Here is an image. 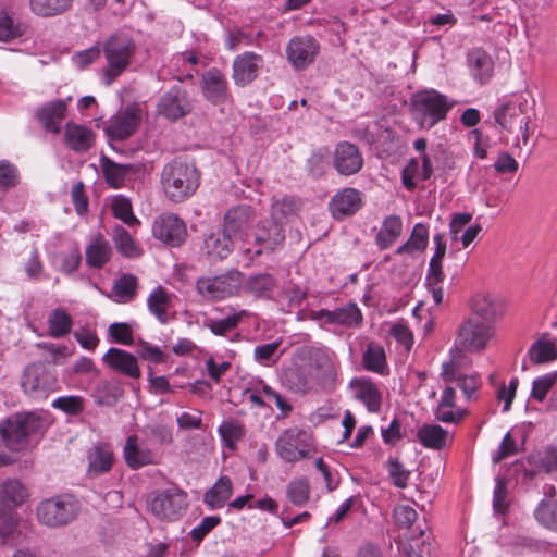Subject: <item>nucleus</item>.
Instances as JSON below:
<instances>
[{
  "label": "nucleus",
  "instance_id": "nucleus-1",
  "mask_svg": "<svg viewBox=\"0 0 557 557\" xmlns=\"http://www.w3.org/2000/svg\"><path fill=\"white\" fill-rule=\"evenodd\" d=\"M200 173L194 163L184 159H175L164 165L161 173V184L169 199L182 202L197 190Z\"/></svg>",
  "mask_w": 557,
  "mask_h": 557
},
{
  "label": "nucleus",
  "instance_id": "nucleus-2",
  "mask_svg": "<svg viewBox=\"0 0 557 557\" xmlns=\"http://www.w3.org/2000/svg\"><path fill=\"white\" fill-rule=\"evenodd\" d=\"M533 104L522 96L517 97L508 102L500 104L494 111L495 122L506 132L510 134L521 135L523 145H528L530 139V128L533 111Z\"/></svg>",
  "mask_w": 557,
  "mask_h": 557
},
{
  "label": "nucleus",
  "instance_id": "nucleus-3",
  "mask_svg": "<svg viewBox=\"0 0 557 557\" xmlns=\"http://www.w3.org/2000/svg\"><path fill=\"white\" fill-rule=\"evenodd\" d=\"M411 104L413 116L423 129H431L440 121L445 120L453 107L445 95L434 89L414 95Z\"/></svg>",
  "mask_w": 557,
  "mask_h": 557
},
{
  "label": "nucleus",
  "instance_id": "nucleus-4",
  "mask_svg": "<svg viewBox=\"0 0 557 557\" xmlns=\"http://www.w3.org/2000/svg\"><path fill=\"white\" fill-rule=\"evenodd\" d=\"M108 66L104 69L107 84H111L129 65L136 52V44L127 34H114L110 36L102 47Z\"/></svg>",
  "mask_w": 557,
  "mask_h": 557
},
{
  "label": "nucleus",
  "instance_id": "nucleus-5",
  "mask_svg": "<svg viewBox=\"0 0 557 557\" xmlns=\"http://www.w3.org/2000/svg\"><path fill=\"white\" fill-rule=\"evenodd\" d=\"M251 236L253 240L248 243L249 247L246 249L251 259L282 249L286 238L283 222L269 216L261 219L255 225Z\"/></svg>",
  "mask_w": 557,
  "mask_h": 557
},
{
  "label": "nucleus",
  "instance_id": "nucleus-6",
  "mask_svg": "<svg viewBox=\"0 0 557 557\" xmlns=\"http://www.w3.org/2000/svg\"><path fill=\"white\" fill-rule=\"evenodd\" d=\"M77 510V502L72 496L64 495L40 502L36 513L42 524L58 528L73 521L76 518Z\"/></svg>",
  "mask_w": 557,
  "mask_h": 557
},
{
  "label": "nucleus",
  "instance_id": "nucleus-7",
  "mask_svg": "<svg viewBox=\"0 0 557 557\" xmlns=\"http://www.w3.org/2000/svg\"><path fill=\"white\" fill-rule=\"evenodd\" d=\"M187 507L188 495L176 485L156 492L149 502L150 511L161 520H176Z\"/></svg>",
  "mask_w": 557,
  "mask_h": 557
},
{
  "label": "nucleus",
  "instance_id": "nucleus-8",
  "mask_svg": "<svg viewBox=\"0 0 557 557\" xmlns=\"http://www.w3.org/2000/svg\"><path fill=\"white\" fill-rule=\"evenodd\" d=\"M40 420L33 414H14L0 423V438L10 451H18L27 436L35 433Z\"/></svg>",
  "mask_w": 557,
  "mask_h": 557
},
{
  "label": "nucleus",
  "instance_id": "nucleus-9",
  "mask_svg": "<svg viewBox=\"0 0 557 557\" xmlns=\"http://www.w3.org/2000/svg\"><path fill=\"white\" fill-rule=\"evenodd\" d=\"M278 456L286 462H296L312 456V436L305 430L290 428L275 443Z\"/></svg>",
  "mask_w": 557,
  "mask_h": 557
},
{
  "label": "nucleus",
  "instance_id": "nucleus-10",
  "mask_svg": "<svg viewBox=\"0 0 557 557\" xmlns=\"http://www.w3.org/2000/svg\"><path fill=\"white\" fill-rule=\"evenodd\" d=\"M494 336V327L478 318H468L458 327L456 347L468 352H480Z\"/></svg>",
  "mask_w": 557,
  "mask_h": 557
},
{
  "label": "nucleus",
  "instance_id": "nucleus-11",
  "mask_svg": "<svg viewBox=\"0 0 557 557\" xmlns=\"http://www.w3.org/2000/svg\"><path fill=\"white\" fill-rule=\"evenodd\" d=\"M57 385L55 376L42 362L27 366L21 379L24 393L34 399H46Z\"/></svg>",
  "mask_w": 557,
  "mask_h": 557
},
{
  "label": "nucleus",
  "instance_id": "nucleus-12",
  "mask_svg": "<svg viewBox=\"0 0 557 557\" xmlns=\"http://www.w3.org/2000/svg\"><path fill=\"white\" fill-rule=\"evenodd\" d=\"M193 110L194 99L181 85H174L163 92L157 103V113L169 122H176L190 114Z\"/></svg>",
  "mask_w": 557,
  "mask_h": 557
},
{
  "label": "nucleus",
  "instance_id": "nucleus-13",
  "mask_svg": "<svg viewBox=\"0 0 557 557\" xmlns=\"http://www.w3.org/2000/svg\"><path fill=\"white\" fill-rule=\"evenodd\" d=\"M320 52V44L310 36H296L286 46V57L296 71L309 67Z\"/></svg>",
  "mask_w": 557,
  "mask_h": 557
},
{
  "label": "nucleus",
  "instance_id": "nucleus-14",
  "mask_svg": "<svg viewBox=\"0 0 557 557\" xmlns=\"http://www.w3.org/2000/svg\"><path fill=\"white\" fill-rule=\"evenodd\" d=\"M199 294L212 299H224L235 294L242 286V274L234 270L212 278L197 281Z\"/></svg>",
  "mask_w": 557,
  "mask_h": 557
},
{
  "label": "nucleus",
  "instance_id": "nucleus-15",
  "mask_svg": "<svg viewBox=\"0 0 557 557\" xmlns=\"http://www.w3.org/2000/svg\"><path fill=\"white\" fill-rule=\"evenodd\" d=\"M153 236L171 247H180L187 237L184 221L175 214H164L157 218L152 225Z\"/></svg>",
  "mask_w": 557,
  "mask_h": 557
},
{
  "label": "nucleus",
  "instance_id": "nucleus-16",
  "mask_svg": "<svg viewBox=\"0 0 557 557\" xmlns=\"http://www.w3.org/2000/svg\"><path fill=\"white\" fill-rule=\"evenodd\" d=\"M333 166L339 175L357 174L363 166V157L357 145L341 141L333 152Z\"/></svg>",
  "mask_w": 557,
  "mask_h": 557
},
{
  "label": "nucleus",
  "instance_id": "nucleus-17",
  "mask_svg": "<svg viewBox=\"0 0 557 557\" xmlns=\"http://www.w3.org/2000/svg\"><path fill=\"white\" fill-rule=\"evenodd\" d=\"M140 123L141 115L139 111L127 108L119 111L110 119L104 127V133L112 140H125L137 131Z\"/></svg>",
  "mask_w": 557,
  "mask_h": 557
},
{
  "label": "nucleus",
  "instance_id": "nucleus-18",
  "mask_svg": "<svg viewBox=\"0 0 557 557\" xmlns=\"http://www.w3.org/2000/svg\"><path fill=\"white\" fill-rule=\"evenodd\" d=\"M200 87L205 99L215 106L225 103L231 96L225 75L215 67L202 73Z\"/></svg>",
  "mask_w": 557,
  "mask_h": 557
},
{
  "label": "nucleus",
  "instance_id": "nucleus-19",
  "mask_svg": "<svg viewBox=\"0 0 557 557\" xmlns=\"http://www.w3.org/2000/svg\"><path fill=\"white\" fill-rule=\"evenodd\" d=\"M102 362L113 372L126 377L137 380L141 376L137 358L124 349L116 347L109 348L102 356Z\"/></svg>",
  "mask_w": 557,
  "mask_h": 557
},
{
  "label": "nucleus",
  "instance_id": "nucleus-20",
  "mask_svg": "<svg viewBox=\"0 0 557 557\" xmlns=\"http://www.w3.org/2000/svg\"><path fill=\"white\" fill-rule=\"evenodd\" d=\"M263 58L255 52H244L233 61L232 78L238 86H246L258 77Z\"/></svg>",
  "mask_w": 557,
  "mask_h": 557
},
{
  "label": "nucleus",
  "instance_id": "nucleus-21",
  "mask_svg": "<svg viewBox=\"0 0 557 557\" xmlns=\"http://www.w3.org/2000/svg\"><path fill=\"white\" fill-rule=\"evenodd\" d=\"M361 193L351 187L337 191L329 203L332 216L336 220L354 215L362 207Z\"/></svg>",
  "mask_w": 557,
  "mask_h": 557
},
{
  "label": "nucleus",
  "instance_id": "nucleus-22",
  "mask_svg": "<svg viewBox=\"0 0 557 557\" xmlns=\"http://www.w3.org/2000/svg\"><path fill=\"white\" fill-rule=\"evenodd\" d=\"M146 444L144 441L139 444L137 435H132L126 440L124 458L132 469H139L158 462V454L146 447Z\"/></svg>",
  "mask_w": 557,
  "mask_h": 557
},
{
  "label": "nucleus",
  "instance_id": "nucleus-23",
  "mask_svg": "<svg viewBox=\"0 0 557 557\" xmlns=\"http://www.w3.org/2000/svg\"><path fill=\"white\" fill-rule=\"evenodd\" d=\"M66 103L64 100L57 99L45 103L36 111V119L41 123L47 132L53 134L60 133V125L65 117Z\"/></svg>",
  "mask_w": 557,
  "mask_h": 557
},
{
  "label": "nucleus",
  "instance_id": "nucleus-24",
  "mask_svg": "<svg viewBox=\"0 0 557 557\" xmlns=\"http://www.w3.org/2000/svg\"><path fill=\"white\" fill-rule=\"evenodd\" d=\"M87 473L90 476H98L112 469L114 455L109 444L100 443L90 448L87 453Z\"/></svg>",
  "mask_w": 557,
  "mask_h": 557
},
{
  "label": "nucleus",
  "instance_id": "nucleus-25",
  "mask_svg": "<svg viewBox=\"0 0 557 557\" xmlns=\"http://www.w3.org/2000/svg\"><path fill=\"white\" fill-rule=\"evenodd\" d=\"M311 367L317 371V380L323 388L334 386L337 371L332 358L325 351L317 349L310 355Z\"/></svg>",
  "mask_w": 557,
  "mask_h": 557
},
{
  "label": "nucleus",
  "instance_id": "nucleus-26",
  "mask_svg": "<svg viewBox=\"0 0 557 557\" xmlns=\"http://www.w3.org/2000/svg\"><path fill=\"white\" fill-rule=\"evenodd\" d=\"M253 218V209L247 205L233 207L224 214L223 231L231 237L240 235Z\"/></svg>",
  "mask_w": 557,
  "mask_h": 557
},
{
  "label": "nucleus",
  "instance_id": "nucleus-27",
  "mask_svg": "<svg viewBox=\"0 0 557 557\" xmlns=\"http://www.w3.org/2000/svg\"><path fill=\"white\" fill-rule=\"evenodd\" d=\"M468 65L471 75L481 84L486 83L493 75L494 62L491 55L481 48H474L468 52Z\"/></svg>",
  "mask_w": 557,
  "mask_h": 557
},
{
  "label": "nucleus",
  "instance_id": "nucleus-28",
  "mask_svg": "<svg viewBox=\"0 0 557 557\" xmlns=\"http://www.w3.org/2000/svg\"><path fill=\"white\" fill-rule=\"evenodd\" d=\"M64 137L66 145L76 152L89 150L95 141V134L90 128L71 122L65 126Z\"/></svg>",
  "mask_w": 557,
  "mask_h": 557
},
{
  "label": "nucleus",
  "instance_id": "nucleus-29",
  "mask_svg": "<svg viewBox=\"0 0 557 557\" xmlns=\"http://www.w3.org/2000/svg\"><path fill=\"white\" fill-rule=\"evenodd\" d=\"M472 310L479 320L491 324L492 321L504 314V304L500 299L488 295H478L473 299Z\"/></svg>",
  "mask_w": 557,
  "mask_h": 557
},
{
  "label": "nucleus",
  "instance_id": "nucleus-30",
  "mask_svg": "<svg viewBox=\"0 0 557 557\" xmlns=\"http://www.w3.org/2000/svg\"><path fill=\"white\" fill-rule=\"evenodd\" d=\"M100 166L106 182L113 188L122 187L126 178L134 173V165L116 163L107 156H101Z\"/></svg>",
  "mask_w": 557,
  "mask_h": 557
},
{
  "label": "nucleus",
  "instance_id": "nucleus-31",
  "mask_svg": "<svg viewBox=\"0 0 557 557\" xmlns=\"http://www.w3.org/2000/svg\"><path fill=\"white\" fill-rule=\"evenodd\" d=\"M350 386L357 389L356 397L366 405L370 412L380 411L382 396L373 382L364 379H354Z\"/></svg>",
  "mask_w": 557,
  "mask_h": 557
},
{
  "label": "nucleus",
  "instance_id": "nucleus-32",
  "mask_svg": "<svg viewBox=\"0 0 557 557\" xmlns=\"http://www.w3.org/2000/svg\"><path fill=\"white\" fill-rule=\"evenodd\" d=\"M27 496L26 487L16 479H8L0 484V503L10 510L20 507Z\"/></svg>",
  "mask_w": 557,
  "mask_h": 557
},
{
  "label": "nucleus",
  "instance_id": "nucleus-33",
  "mask_svg": "<svg viewBox=\"0 0 557 557\" xmlns=\"http://www.w3.org/2000/svg\"><path fill=\"white\" fill-rule=\"evenodd\" d=\"M417 437L424 447L436 450L443 449L451 441L449 432L437 424H423Z\"/></svg>",
  "mask_w": 557,
  "mask_h": 557
},
{
  "label": "nucleus",
  "instance_id": "nucleus-34",
  "mask_svg": "<svg viewBox=\"0 0 557 557\" xmlns=\"http://www.w3.org/2000/svg\"><path fill=\"white\" fill-rule=\"evenodd\" d=\"M301 207L299 198L293 196L273 197L270 208V219L283 222V226L297 214Z\"/></svg>",
  "mask_w": 557,
  "mask_h": 557
},
{
  "label": "nucleus",
  "instance_id": "nucleus-35",
  "mask_svg": "<svg viewBox=\"0 0 557 557\" xmlns=\"http://www.w3.org/2000/svg\"><path fill=\"white\" fill-rule=\"evenodd\" d=\"M403 232V221L400 216L391 214L382 223L379 233L375 236V244L381 250L389 248L400 236Z\"/></svg>",
  "mask_w": 557,
  "mask_h": 557
},
{
  "label": "nucleus",
  "instance_id": "nucleus-36",
  "mask_svg": "<svg viewBox=\"0 0 557 557\" xmlns=\"http://www.w3.org/2000/svg\"><path fill=\"white\" fill-rule=\"evenodd\" d=\"M172 296L162 286L156 287L147 298V307L161 324L169 322L168 310L171 306Z\"/></svg>",
  "mask_w": 557,
  "mask_h": 557
},
{
  "label": "nucleus",
  "instance_id": "nucleus-37",
  "mask_svg": "<svg viewBox=\"0 0 557 557\" xmlns=\"http://www.w3.org/2000/svg\"><path fill=\"white\" fill-rule=\"evenodd\" d=\"M110 244L101 236L95 237L86 247V263L90 268L101 269L111 258Z\"/></svg>",
  "mask_w": 557,
  "mask_h": 557
},
{
  "label": "nucleus",
  "instance_id": "nucleus-38",
  "mask_svg": "<svg viewBox=\"0 0 557 557\" xmlns=\"http://www.w3.org/2000/svg\"><path fill=\"white\" fill-rule=\"evenodd\" d=\"M232 238L223 230L208 235L205 239L206 253L215 259L226 258L233 250Z\"/></svg>",
  "mask_w": 557,
  "mask_h": 557
},
{
  "label": "nucleus",
  "instance_id": "nucleus-39",
  "mask_svg": "<svg viewBox=\"0 0 557 557\" xmlns=\"http://www.w3.org/2000/svg\"><path fill=\"white\" fill-rule=\"evenodd\" d=\"M444 278L445 273L443 270V261L430 260L425 276V284L436 305H441L444 300V290L442 287Z\"/></svg>",
  "mask_w": 557,
  "mask_h": 557
},
{
  "label": "nucleus",
  "instance_id": "nucleus-40",
  "mask_svg": "<svg viewBox=\"0 0 557 557\" xmlns=\"http://www.w3.org/2000/svg\"><path fill=\"white\" fill-rule=\"evenodd\" d=\"M231 496L232 481L228 476H221L215 484L205 493L203 500L211 509H216L223 507Z\"/></svg>",
  "mask_w": 557,
  "mask_h": 557
},
{
  "label": "nucleus",
  "instance_id": "nucleus-41",
  "mask_svg": "<svg viewBox=\"0 0 557 557\" xmlns=\"http://www.w3.org/2000/svg\"><path fill=\"white\" fill-rule=\"evenodd\" d=\"M429 244V228L423 223H417L407 242L396 249V255L424 251Z\"/></svg>",
  "mask_w": 557,
  "mask_h": 557
},
{
  "label": "nucleus",
  "instance_id": "nucleus-42",
  "mask_svg": "<svg viewBox=\"0 0 557 557\" xmlns=\"http://www.w3.org/2000/svg\"><path fill=\"white\" fill-rule=\"evenodd\" d=\"M138 289V280L131 273L121 274L112 286V294L117 302H131Z\"/></svg>",
  "mask_w": 557,
  "mask_h": 557
},
{
  "label": "nucleus",
  "instance_id": "nucleus-43",
  "mask_svg": "<svg viewBox=\"0 0 557 557\" xmlns=\"http://www.w3.org/2000/svg\"><path fill=\"white\" fill-rule=\"evenodd\" d=\"M49 335L61 338L67 335L73 326L72 317L62 308L53 309L48 317Z\"/></svg>",
  "mask_w": 557,
  "mask_h": 557
},
{
  "label": "nucleus",
  "instance_id": "nucleus-44",
  "mask_svg": "<svg viewBox=\"0 0 557 557\" xmlns=\"http://www.w3.org/2000/svg\"><path fill=\"white\" fill-rule=\"evenodd\" d=\"M534 518L540 525L557 533V499H542L534 510Z\"/></svg>",
  "mask_w": 557,
  "mask_h": 557
},
{
  "label": "nucleus",
  "instance_id": "nucleus-45",
  "mask_svg": "<svg viewBox=\"0 0 557 557\" xmlns=\"http://www.w3.org/2000/svg\"><path fill=\"white\" fill-rule=\"evenodd\" d=\"M282 383L294 393L305 394L309 387L307 371L301 366H293L282 373Z\"/></svg>",
  "mask_w": 557,
  "mask_h": 557
},
{
  "label": "nucleus",
  "instance_id": "nucleus-46",
  "mask_svg": "<svg viewBox=\"0 0 557 557\" xmlns=\"http://www.w3.org/2000/svg\"><path fill=\"white\" fill-rule=\"evenodd\" d=\"M73 0H29L32 11L42 17L55 16L64 13Z\"/></svg>",
  "mask_w": 557,
  "mask_h": 557
},
{
  "label": "nucleus",
  "instance_id": "nucleus-47",
  "mask_svg": "<svg viewBox=\"0 0 557 557\" xmlns=\"http://www.w3.org/2000/svg\"><path fill=\"white\" fill-rule=\"evenodd\" d=\"M248 315L246 310H240L232 315L226 317L225 319L214 320L209 319L206 320L203 325L208 327L214 335L216 336H225L231 331L236 329L242 320Z\"/></svg>",
  "mask_w": 557,
  "mask_h": 557
},
{
  "label": "nucleus",
  "instance_id": "nucleus-48",
  "mask_svg": "<svg viewBox=\"0 0 557 557\" xmlns=\"http://www.w3.org/2000/svg\"><path fill=\"white\" fill-rule=\"evenodd\" d=\"M362 364L368 371L383 373L386 367L384 348L379 344H369L362 356Z\"/></svg>",
  "mask_w": 557,
  "mask_h": 557
},
{
  "label": "nucleus",
  "instance_id": "nucleus-49",
  "mask_svg": "<svg viewBox=\"0 0 557 557\" xmlns=\"http://www.w3.org/2000/svg\"><path fill=\"white\" fill-rule=\"evenodd\" d=\"M96 403L101 406H113L123 396L124 389L119 383L100 382L95 391Z\"/></svg>",
  "mask_w": 557,
  "mask_h": 557
},
{
  "label": "nucleus",
  "instance_id": "nucleus-50",
  "mask_svg": "<svg viewBox=\"0 0 557 557\" xmlns=\"http://www.w3.org/2000/svg\"><path fill=\"white\" fill-rule=\"evenodd\" d=\"M528 355L534 364L550 362L557 359V347L552 342L537 339L530 347Z\"/></svg>",
  "mask_w": 557,
  "mask_h": 557
},
{
  "label": "nucleus",
  "instance_id": "nucleus-51",
  "mask_svg": "<svg viewBox=\"0 0 557 557\" xmlns=\"http://www.w3.org/2000/svg\"><path fill=\"white\" fill-rule=\"evenodd\" d=\"M218 431L225 446L231 449H234L237 442L246 435L245 426L235 419L224 421Z\"/></svg>",
  "mask_w": 557,
  "mask_h": 557
},
{
  "label": "nucleus",
  "instance_id": "nucleus-52",
  "mask_svg": "<svg viewBox=\"0 0 557 557\" xmlns=\"http://www.w3.org/2000/svg\"><path fill=\"white\" fill-rule=\"evenodd\" d=\"M276 281L269 273L252 275L246 283V289L256 297H267L274 289Z\"/></svg>",
  "mask_w": 557,
  "mask_h": 557
},
{
  "label": "nucleus",
  "instance_id": "nucleus-53",
  "mask_svg": "<svg viewBox=\"0 0 557 557\" xmlns=\"http://www.w3.org/2000/svg\"><path fill=\"white\" fill-rule=\"evenodd\" d=\"M144 442L149 445L162 446L172 443V432L163 424H147L141 429Z\"/></svg>",
  "mask_w": 557,
  "mask_h": 557
},
{
  "label": "nucleus",
  "instance_id": "nucleus-54",
  "mask_svg": "<svg viewBox=\"0 0 557 557\" xmlns=\"http://www.w3.org/2000/svg\"><path fill=\"white\" fill-rule=\"evenodd\" d=\"M334 324L344 326H360L362 323V313L358 306L349 302L345 307L333 310Z\"/></svg>",
  "mask_w": 557,
  "mask_h": 557
},
{
  "label": "nucleus",
  "instance_id": "nucleus-55",
  "mask_svg": "<svg viewBox=\"0 0 557 557\" xmlns=\"http://www.w3.org/2000/svg\"><path fill=\"white\" fill-rule=\"evenodd\" d=\"M113 240L119 252L127 258L139 256V249L134 243L131 234L120 225L113 228Z\"/></svg>",
  "mask_w": 557,
  "mask_h": 557
},
{
  "label": "nucleus",
  "instance_id": "nucleus-56",
  "mask_svg": "<svg viewBox=\"0 0 557 557\" xmlns=\"http://www.w3.org/2000/svg\"><path fill=\"white\" fill-rule=\"evenodd\" d=\"M286 494L292 504L304 506L310 497V485L307 479H294L286 488Z\"/></svg>",
  "mask_w": 557,
  "mask_h": 557
},
{
  "label": "nucleus",
  "instance_id": "nucleus-57",
  "mask_svg": "<svg viewBox=\"0 0 557 557\" xmlns=\"http://www.w3.org/2000/svg\"><path fill=\"white\" fill-rule=\"evenodd\" d=\"M111 209L113 215L128 226L139 223L138 219L133 213L132 203L128 198L122 195L114 197Z\"/></svg>",
  "mask_w": 557,
  "mask_h": 557
},
{
  "label": "nucleus",
  "instance_id": "nucleus-58",
  "mask_svg": "<svg viewBox=\"0 0 557 557\" xmlns=\"http://www.w3.org/2000/svg\"><path fill=\"white\" fill-rule=\"evenodd\" d=\"M386 463L388 474L394 485L399 488H405L411 474L410 471L407 470L397 458L389 457Z\"/></svg>",
  "mask_w": 557,
  "mask_h": 557
},
{
  "label": "nucleus",
  "instance_id": "nucleus-59",
  "mask_svg": "<svg viewBox=\"0 0 557 557\" xmlns=\"http://www.w3.org/2000/svg\"><path fill=\"white\" fill-rule=\"evenodd\" d=\"M23 35L20 24H15L13 18L4 11L0 12V40L10 41Z\"/></svg>",
  "mask_w": 557,
  "mask_h": 557
},
{
  "label": "nucleus",
  "instance_id": "nucleus-60",
  "mask_svg": "<svg viewBox=\"0 0 557 557\" xmlns=\"http://www.w3.org/2000/svg\"><path fill=\"white\" fill-rule=\"evenodd\" d=\"M108 332L112 343L121 345H132L134 343L133 330L127 323L114 322L110 324Z\"/></svg>",
  "mask_w": 557,
  "mask_h": 557
},
{
  "label": "nucleus",
  "instance_id": "nucleus-61",
  "mask_svg": "<svg viewBox=\"0 0 557 557\" xmlns=\"http://www.w3.org/2000/svg\"><path fill=\"white\" fill-rule=\"evenodd\" d=\"M556 382V373H548L533 381L531 396L543 401Z\"/></svg>",
  "mask_w": 557,
  "mask_h": 557
},
{
  "label": "nucleus",
  "instance_id": "nucleus-62",
  "mask_svg": "<svg viewBox=\"0 0 557 557\" xmlns=\"http://www.w3.org/2000/svg\"><path fill=\"white\" fill-rule=\"evenodd\" d=\"M18 184L17 169L7 160L0 161V189L13 188Z\"/></svg>",
  "mask_w": 557,
  "mask_h": 557
},
{
  "label": "nucleus",
  "instance_id": "nucleus-63",
  "mask_svg": "<svg viewBox=\"0 0 557 557\" xmlns=\"http://www.w3.org/2000/svg\"><path fill=\"white\" fill-rule=\"evenodd\" d=\"M419 537H411L407 544L404 545V554L406 557H425L430 555V544L425 540H421L424 531H420Z\"/></svg>",
  "mask_w": 557,
  "mask_h": 557
},
{
  "label": "nucleus",
  "instance_id": "nucleus-64",
  "mask_svg": "<svg viewBox=\"0 0 557 557\" xmlns=\"http://www.w3.org/2000/svg\"><path fill=\"white\" fill-rule=\"evenodd\" d=\"M52 407L73 416L84 410L83 398L79 396L59 397L52 403Z\"/></svg>",
  "mask_w": 557,
  "mask_h": 557
}]
</instances>
